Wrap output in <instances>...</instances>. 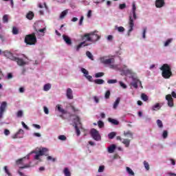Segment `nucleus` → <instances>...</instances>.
I'll return each instance as SVG.
<instances>
[{
	"instance_id": "f257e3e1",
	"label": "nucleus",
	"mask_w": 176,
	"mask_h": 176,
	"mask_svg": "<svg viewBox=\"0 0 176 176\" xmlns=\"http://www.w3.org/2000/svg\"><path fill=\"white\" fill-rule=\"evenodd\" d=\"M160 69L162 71V76L164 79H170L171 76H173V72H171V67L168 65V64L165 63L164 64Z\"/></svg>"
},
{
	"instance_id": "f03ea898",
	"label": "nucleus",
	"mask_w": 176,
	"mask_h": 176,
	"mask_svg": "<svg viewBox=\"0 0 176 176\" xmlns=\"http://www.w3.org/2000/svg\"><path fill=\"white\" fill-rule=\"evenodd\" d=\"M24 42L26 45H29L30 46H32V45H36L37 40H36V35L35 33H32L30 34H27L25 36Z\"/></svg>"
},
{
	"instance_id": "7ed1b4c3",
	"label": "nucleus",
	"mask_w": 176,
	"mask_h": 176,
	"mask_svg": "<svg viewBox=\"0 0 176 176\" xmlns=\"http://www.w3.org/2000/svg\"><path fill=\"white\" fill-rule=\"evenodd\" d=\"M48 151L49 150L46 148H42L38 151H32L31 153H35L36 154V155L34 156L35 160H39V157H41V156H43L44 155H45L46 153L48 152Z\"/></svg>"
},
{
	"instance_id": "20e7f679",
	"label": "nucleus",
	"mask_w": 176,
	"mask_h": 176,
	"mask_svg": "<svg viewBox=\"0 0 176 176\" xmlns=\"http://www.w3.org/2000/svg\"><path fill=\"white\" fill-rule=\"evenodd\" d=\"M90 134L94 140L95 141H101V135H100V133L97 129H91Z\"/></svg>"
},
{
	"instance_id": "39448f33",
	"label": "nucleus",
	"mask_w": 176,
	"mask_h": 176,
	"mask_svg": "<svg viewBox=\"0 0 176 176\" xmlns=\"http://www.w3.org/2000/svg\"><path fill=\"white\" fill-rule=\"evenodd\" d=\"M90 34L91 38H88V41H89V42H91L92 43L97 42V41H98L100 38H101L100 36H98V34H96V32H90Z\"/></svg>"
},
{
	"instance_id": "423d86ee",
	"label": "nucleus",
	"mask_w": 176,
	"mask_h": 176,
	"mask_svg": "<svg viewBox=\"0 0 176 176\" xmlns=\"http://www.w3.org/2000/svg\"><path fill=\"white\" fill-rule=\"evenodd\" d=\"M6 107H8V102H2L0 106V119L3 118V113H5V111H6Z\"/></svg>"
},
{
	"instance_id": "0eeeda50",
	"label": "nucleus",
	"mask_w": 176,
	"mask_h": 176,
	"mask_svg": "<svg viewBox=\"0 0 176 176\" xmlns=\"http://www.w3.org/2000/svg\"><path fill=\"white\" fill-rule=\"evenodd\" d=\"M166 100L168 101V106L173 108L174 107V99L171 97V94L166 95Z\"/></svg>"
},
{
	"instance_id": "6e6552de",
	"label": "nucleus",
	"mask_w": 176,
	"mask_h": 176,
	"mask_svg": "<svg viewBox=\"0 0 176 176\" xmlns=\"http://www.w3.org/2000/svg\"><path fill=\"white\" fill-rule=\"evenodd\" d=\"M23 135H24V130L19 129L18 132L12 136V138L13 140H16V138H23Z\"/></svg>"
},
{
	"instance_id": "1a4fd4ad",
	"label": "nucleus",
	"mask_w": 176,
	"mask_h": 176,
	"mask_svg": "<svg viewBox=\"0 0 176 176\" xmlns=\"http://www.w3.org/2000/svg\"><path fill=\"white\" fill-rule=\"evenodd\" d=\"M129 30H128V35H130V32L133 31L134 28V20L133 19V16H129Z\"/></svg>"
},
{
	"instance_id": "9d476101",
	"label": "nucleus",
	"mask_w": 176,
	"mask_h": 176,
	"mask_svg": "<svg viewBox=\"0 0 176 176\" xmlns=\"http://www.w3.org/2000/svg\"><path fill=\"white\" fill-rule=\"evenodd\" d=\"M138 83H140L142 89V83L138 78H133V82H131V86L134 87L135 89H138Z\"/></svg>"
},
{
	"instance_id": "9b49d317",
	"label": "nucleus",
	"mask_w": 176,
	"mask_h": 176,
	"mask_svg": "<svg viewBox=\"0 0 176 176\" xmlns=\"http://www.w3.org/2000/svg\"><path fill=\"white\" fill-rule=\"evenodd\" d=\"M166 6V1L164 0H156L155 1V8H160Z\"/></svg>"
},
{
	"instance_id": "f8f14e48",
	"label": "nucleus",
	"mask_w": 176,
	"mask_h": 176,
	"mask_svg": "<svg viewBox=\"0 0 176 176\" xmlns=\"http://www.w3.org/2000/svg\"><path fill=\"white\" fill-rule=\"evenodd\" d=\"M100 61L101 63H102V64L108 65L111 64V63H115V58H111L109 59H105V58H101Z\"/></svg>"
},
{
	"instance_id": "ddd939ff",
	"label": "nucleus",
	"mask_w": 176,
	"mask_h": 176,
	"mask_svg": "<svg viewBox=\"0 0 176 176\" xmlns=\"http://www.w3.org/2000/svg\"><path fill=\"white\" fill-rule=\"evenodd\" d=\"M87 41H83L81 42L79 45H78L76 47V52H79V50H80L81 47H85L86 46H89L90 44L89 43H86Z\"/></svg>"
},
{
	"instance_id": "4468645a",
	"label": "nucleus",
	"mask_w": 176,
	"mask_h": 176,
	"mask_svg": "<svg viewBox=\"0 0 176 176\" xmlns=\"http://www.w3.org/2000/svg\"><path fill=\"white\" fill-rule=\"evenodd\" d=\"M66 96L69 100H74V95L72 94V89L71 88L67 89Z\"/></svg>"
},
{
	"instance_id": "2eb2a0df",
	"label": "nucleus",
	"mask_w": 176,
	"mask_h": 176,
	"mask_svg": "<svg viewBox=\"0 0 176 176\" xmlns=\"http://www.w3.org/2000/svg\"><path fill=\"white\" fill-rule=\"evenodd\" d=\"M63 41L65 42L67 45H72V40L68 36L63 34Z\"/></svg>"
},
{
	"instance_id": "dca6fc26",
	"label": "nucleus",
	"mask_w": 176,
	"mask_h": 176,
	"mask_svg": "<svg viewBox=\"0 0 176 176\" xmlns=\"http://www.w3.org/2000/svg\"><path fill=\"white\" fill-rule=\"evenodd\" d=\"M5 56L7 57V58H10V60H12V61L16 60V56H13V54H12L10 52H6Z\"/></svg>"
},
{
	"instance_id": "f3484780",
	"label": "nucleus",
	"mask_w": 176,
	"mask_h": 176,
	"mask_svg": "<svg viewBox=\"0 0 176 176\" xmlns=\"http://www.w3.org/2000/svg\"><path fill=\"white\" fill-rule=\"evenodd\" d=\"M75 118H74V126H78V124H80V126H82V122H80V118H79V116H75Z\"/></svg>"
},
{
	"instance_id": "a211bd4d",
	"label": "nucleus",
	"mask_w": 176,
	"mask_h": 176,
	"mask_svg": "<svg viewBox=\"0 0 176 176\" xmlns=\"http://www.w3.org/2000/svg\"><path fill=\"white\" fill-rule=\"evenodd\" d=\"M135 10H137V7L135 6V3L133 2L132 3V14L134 20H137V14H135Z\"/></svg>"
},
{
	"instance_id": "6ab92c4d",
	"label": "nucleus",
	"mask_w": 176,
	"mask_h": 176,
	"mask_svg": "<svg viewBox=\"0 0 176 176\" xmlns=\"http://www.w3.org/2000/svg\"><path fill=\"white\" fill-rule=\"evenodd\" d=\"M89 38H91L90 33H86L84 35L81 36V40H82L83 41L90 42Z\"/></svg>"
},
{
	"instance_id": "aec40b11",
	"label": "nucleus",
	"mask_w": 176,
	"mask_h": 176,
	"mask_svg": "<svg viewBox=\"0 0 176 176\" xmlns=\"http://www.w3.org/2000/svg\"><path fill=\"white\" fill-rule=\"evenodd\" d=\"M124 137H127L128 138H131V140H133L134 138L133 133V132H131V131H124Z\"/></svg>"
},
{
	"instance_id": "412c9836",
	"label": "nucleus",
	"mask_w": 176,
	"mask_h": 176,
	"mask_svg": "<svg viewBox=\"0 0 176 176\" xmlns=\"http://www.w3.org/2000/svg\"><path fill=\"white\" fill-rule=\"evenodd\" d=\"M16 59L15 60V61H16L18 65H20V66L25 65V62L24 61V60L17 57H16Z\"/></svg>"
},
{
	"instance_id": "4be33fe9",
	"label": "nucleus",
	"mask_w": 176,
	"mask_h": 176,
	"mask_svg": "<svg viewBox=\"0 0 176 176\" xmlns=\"http://www.w3.org/2000/svg\"><path fill=\"white\" fill-rule=\"evenodd\" d=\"M115 149H116V146L115 144L111 145V146L108 148V152H109V153H113V152H115Z\"/></svg>"
},
{
	"instance_id": "5701e85b",
	"label": "nucleus",
	"mask_w": 176,
	"mask_h": 176,
	"mask_svg": "<svg viewBox=\"0 0 176 176\" xmlns=\"http://www.w3.org/2000/svg\"><path fill=\"white\" fill-rule=\"evenodd\" d=\"M108 120L110 123H112V124H114L115 126H118V124H119V121H118V120L109 118Z\"/></svg>"
},
{
	"instance_id": "b1692460",
	"label": "nucleus",
	"mask_w": 176,
	"mask_h": 176,
	"mask_svg": "<svg viewBox=\"0 0 176 176\" xmlns=\"http://www.w3.org/2000/svg\"><path fill=\"white\" fill-rule=\"evenodd\" d=\"M67 14H68V10H65L60 13L59 19H60V20H63V19H64V17H65Z\"/></svg>"
},
{
	"instance_id": "393cba45",
	"label": "nucleus",
	"mask_w": 176,
	"mask_h": 176,
	"mask_svg": "<svg viewBox=\"0 0 176 176\" xmlns=\"http://www.w3.org/2000/svg\"><path fill=\"white\" fill-rule=\"evenodd\" d=\"M34 16H35V14L32 12V11H30L26 14V18H28V20H32V19H34Z\"/></svg>"
},
{
	"instance_id": "a878e982",
	"label": "nucleus",
	"mask_w": 176,
	"mask_h": 176,
	"mask_svg": "<svg viewBox=\"0 0 176 176\" xmlns=\"http://www.w3.org/2000/svg\"><path fill=\"white\" fill-rule=\"evenodd\" d=\"M130 141L131 140L129 139H123L122 144H124L126 148H129V146H130Z\"/></svg>"
},
{
	"instance_id": "bb28decb",
	"label": "nucleus",
	"mask_w": 176,
	"mask_h": 176,
	"mask_svg": "<svg viewBox=\"0 0 176 176\" xmlns=\"http://www.w3.org/2000/svg\"><path fill=\"white\" fill-rule=\"evenodd\" d=\"M94 82L96 85H104L105 83V81L102 79H96Z\"/></svg>"
},
{
	"instance_id": "cd10ccee",
	"label": "nucleus",
	"mask_w": 176,
	"mask_h": 176,
	"mask_svg": "<svg viewBox=\"0 0 176 176\" xmlns=\"http://www.w3.org/2000/svg\"><path fill=\"white\" fill-rule=\"evenodd\" d=\"M86 56L88 57V58H89L92 61H94V57L93 56V54H91V52L87 51Z\"/></svg>"
},
{
	"instance_id": "c85d7f7f",
	"label": "nucleus",
	"mask_w": 176,
	"mask_h": 176,
	"mask_svg": "<svg viewBox=\"0 0 176 176\" xmlns=\"http://www.w3.org/2000/svg\"><path fill=\"white\" fill-rule=\"evenodd\" d=\"M63 173L65 176H71V172L68 168H65L63 170Z\"/></svg>"
},
{
	"instance_id": "c756f323",
	"label": "nucleus",
	"mask_w": 176,
	"mask_h": 176,
	"mask_svg": "<svg viewBox=\"0 0 176 176\" xmlns=\"http://www.w3.org/2000/svg\"><path fill=\"white\" fill-rule=\"evenodd\" d=\"M120 102V98H118L113 104L114 109H116L118 108V106L119 105Z\"/></svg>"
},
{
	"instance_id": "7c9ffc66",
	"label": "nucleus",
	"mask_w": 176,
	"mask_h": 176,
	"mask_svg": "<svg viewBox=\"0 0 176 176\" xmlns=\"http://www.w3.org/2000/svg\"><path fill=\"white\" fill-rule=\"evenodd\" d=\"M52 89V85L50 84H45L43 87L44 91H49V89Z\"/></svg>"
},
{
	"instance_id": "2f4dec72",
	"label": "nucleus",
	"mask_w": 176,
	"mask_h": 176,
	"mask_svg": "<svg viewBox=\"0 0 176 176\" xmlns=\"http://www.w3.org/2000/svg\"><path fill=\"white\" fill-rule=\"evenodd\" d=\"M108 137L109 140H113V138L116 137V132H111L110 133L108 134Z\"/></svg>"
},
{
	"instance_id": "473e14b6",
	"label": "nucleus",
	"mask_w": 176,
	"mask_h": 176,
	"mask_svg": "<svg viewBox=\"0 0 176 176\" xmlns=\"http://www.w3.org/2000/svg\"><path fill=\"white\" fill-rule=\"evenodd\" d=\"M153 111H159L160 109V104L156 103L154 106L152 107Z\"/></svg>"
},
{
	"instance_id": "72a5a7b5",
	"label": "nucleus",
	"mask_w": 176,
	"mask_h": 176,
	"mask_svg": "<svg viewBox=\"0 0 176 176\" xmlns=\"http://www.w3.org/2000/svg\"><path fill=\"white\" fill-rule=\"evenodd\" d=\"M126 170L128 174H129V175H135L134 171H133V170L130 168V167H126Z\"/></svg>"
},
{
	"instance_id": "f704fd0d",
	"label": "nucleus",
	"mask_w": 176,
	"mask_h": 176,
	"mask_svg": "<svg viewBox=\"0 0 176 176\" xmlns=\"http://www.w3.org/2000/svg\"><path fill=\"white\" fill-rule=\"evenodd\" d=\"M56 107H57L58 112H60V113H65V110H64V109L61 108V106L60 104H58L56 106Z\"/></svg>"
},
{
	"instance_id": "c9c22d12",
	"label": "nucleus",
	"mask_w": 176,
	"mask_h": 176,
	"mask_svg": "<svg viewBox=\"0 0 176 176\" xmlns=\"http://www.w3.org/2000/svg\"><path fill=\"white\" fill-rule=\"evenodd\" d=\"M141 98H142V100H143V101H148V96H146V94H141Z\"/></svg>"
},
{
	"instance_id": "e433bc0d",
	"label": "nucleus",
	"mask_w": 176,
	"mask_h": 176,
	"mask_svg": "<svg viewBox=\"0 0 176 176\" xmlns=\"http://www.w3.org/2000/svg\"><path fill=\"white\" fill-rule=\"evenodd\" d=\"M74 129L76 130V133L78 137H79V135H80V130H79V127H78V125L76 124L74 126Z\"/></svg>"
},
{
	"instance_id": "4c0bfd02",
	"label": "nucleus",
	"mask_w": 176,
	"mask_h": 176,
	"mask_svg": "<svg viewBox=\"0 0 176 176\" xmlns=\"http://www.w3.org/2000/svg\"><path fill=\"white\" fill-rule=\"evenodd\" d=\"M12 34H13L14 35H17V34H19V29H17V28H16V27H13V28H12Z\"/></svg>"
},
{
	"instance_id": "58836bf2",
	"label": "nucleus",
	"mask_w": 176,
	"mask_h": 176,
	"mask_svg": "<svg viewBox=\"0 0 176 176\" xmlns=\"http://www.w3.org/2000/svg\"><path fill=\"white\" fill-rule=\"evenodd\" d=\"M157 124L160 129H163V122L160 120H157Z\"/></svg>"
},
{
	"instance_id": "ea45409f",
	"label": "nucleus",
	"mask_w": 176,
	"mask_h": 176,
	"mask_svg": "<svg viewBox=\"0 0 176 176\" xmlns=\"http://www.w3.org/2000/svg\"><path fill=\"white\" fill-rule=\"evenodd\" d=\"M167 137H168V131H164L163 133H162V138L166 140V138H167Z\"/></svg>"
},
{
	"instance_id": "a19ab883",
	"label": "nucleus",
	"mask_w": 176,
	"mask_h": 176,
	"mask_svg": "<svg viewBox=\"0 0 176 176\" xmlns=\"http://www.w3.org/2000/svg\"><path fill=\"white\" fill-rule=\"evenodd\" d=\"M104 72H98L95 74V78H102V76H104Z\"/></svg>"
},
{
	"instance_id": "79ce46f5",
	"label": "nucleus",
	"mask_w": 176,
	"mask_h": 176,
	"mask_svg": "<svg viewBox=\"0 0 176 176\" xmlns=\"http://www.w3.org/2000/svg\"><path fill=\"white\" fill-rule=\"evenodd\" d=\"M4 171H5V173H6L7 175L12 176V173H10V172L9 171V169H8L7 166H4Z\"/></svg>"
},
{
	"instance_id": "37998d69",
	"label": "nucleus",
	"mask_w": 176,
	"mask_h": 176,
	"mask_svg": "<svg viewBox=\"0 0 176 176\" xmlns=\"http://www.w3.org/2000/svg\"><path fill=\"white\" fill-rule=\"evenodd\" d=\"M24 158H20L16 161V166H20V164H23V160Z\"/></svg>"
},
{
	"instance_id": "c03bdc74",
	"label": "nucleus",
	"mask_w": 176,
	"mask_h": 176,
	"mask_svg": "<svg viewBox=\"0 0 176 176\" xmlns=\"http://www.w3.org/2000/svg\"><path fill=\"white\" fill-rule=\"evenodd\" d=\"M172 42H173V38H169V39H168V40L165 42L164 46H165V47L168 46V45H170Z\"/></svg>"
},
{
	"instance_id": "a18cd8bd",
	"label": "nucleus",
	"mask_w": 176,
	"mask_h": 176,
	"mask_svg": "<svg viewBox=\"0 0 176 176\" xmlns=\"http://www.w3.org/2000/svg\"><path fill=\"white\" fill-rule=\"evenodd\" d=\"M118 32H124V28L123 26L116 27Z\"/></svg>"
},
{
	"instance_id": "49530a36",
	"label": "nucleus",
	"mask_w": 176,
	"mask_h": 176,
	"mask_svg": "<svg viewBox=\"0 0 176 176\" xmlns=\"http://www.w3.org/2000/svg\"><path fill=\"white\" fill-rule=\"evenodd\" d=\"M9 21V18L8 16V15H4L3 16V23H8Z\"/></svg>"
},
{
	"instance_id": "de8ad7c7",
	"label": "nucleus",
	"mask_w": 176,
	"mask_h": 176,
	"mask_svg": "<svg viewBox=\"0 0 176 176\" xmlns=\"http://www.w3.org/2000/svg\"><path fill=\"white\" fill-rule=\"evenodd\" d=\"M98 126L100 129H102V127H104V122L99 120L98 122Z\"/></svg>"
},
{
	"instance_id": "09e8293b",
	"label": "nucleus",
	"mask_w": 176,
	"mask_h": 176,
	"mask_svg": "<svg viewBox=\"0 0 176 176\" xmlns=\"http://www.w3.org/2000/svg\"><path fill=\"white\" fill-rule=\"evenodd\" d=\"M58 140L60 141H65L67 140V137H65L64 135H60L58 136Z\"/></svg>"
},
{
	"instance_id": "8fccbe9b",
	"label": "nucleus",
	"mask_w": 176,
	"mask_h": 176,
	"mask_svg": "<svg viewBox=\"0 0 176 176\" xmlns=\"http://www.w3.org/2000/svg\"><path fill=\"white\" fill-rule=\"evenodd\" d=\"M31 167V165L30 164H28L26 165H24L23 166H20L19 168L21 170H24V168H30Z\"/></svg>"
},
{
	"instance_id": "3c124183",
	"label": "nucleus",
	"mask_w": 176,
	"mask_h": 176,
	"mask_svg": "<svg viewBox=\"0 0 176 176\" xmlns=\"http://www.w3.org/2000/svg\"><path fill=\"white\" fill-rule=\"evenodd\" d=\"M107 83H109V85H112L113 83H118V80H108Z\"/></svg>"
},
{
	"instance_id": "603ef678",
	"label": "nucleus",
	"mask_w": 176,
	"mask_h": 176,
	"mask_svg": "<svg viewBox=\"0 0 176 176\" xmlns=\"http://www.w3.org/2000/svg\"><path fill=\"white\" fill-rule=\"evenodd\" d=\"M111 96V91H107L104 95V98L108 100Z\"/></svg>"
},
{
	"instance_id": "864d4df0",
	"label": "nucleus",
	"mask_w": 176,
	"mask_h": 176,
	"mask_svg": "<svg viewBox=\"0 0 176 176\" xmlns=\"http://www.w3.org/2000/svg\"><path fill=\"white\" fill-rule=\"evenodd\" d=\"M16 116H17V118H22L23 117V111H21V110L18 111V112L16 113Z\"/></svg>"
},
{
	"instance_id": "5fc2aeb1",
	"label": "nucleus",
	"mask_w": 176,
	"mask_h": 176,
	"mask_svg": "<svg viewBox=\"0 0 176 176\" xmlns=\"http://www.w3.org/2000/svg\"><path fill=\"white\" fill-rule=\"evenodd\" d=\"M86 79H87V80H89V82H93V77L91 76H89L88 75H85Z\"/></svg>"
},
{
	"instance_id": "6e6d98bb",
	"label": "nucleus",
	"mask_w": 176,
	"mask_h": 176,
	"mask_svg": "<svg viewBox=\"0 0 176 176\" xmlns=\"http://www.w3.org/2000/svg\"><path fill=\"white\" fill-rule=\"evenodd\" d=\"M104 170H105L104 166H100L98 168V173H104Z\"/></svg>"
},
{
	"instance_id": "4d7b16f0",
	"label": "nucleus",
	"mask_w": 176,
	"mask_h": 176,
	"mask_svg": "<svg viewBox=\"0 0 176 176\" xmlns=\"http://www.w3.org/2000/svg\"><path fill=\"white\" fill-rule=\"evenodd\" d=\"M144 167H145V168H146V170H149V164L146 162V161H144Z\"/></svg>"
},
{
	"instance_id": "13d9d810",
	"label": "nucleus",
	"mask_w": 176,
	"mask_h": 176,
	"mask_svg": "<svg viewBox=\"0 0 176 176\" xmlns=\"http://www.w3.org/2000/svg\"><path fill=\"white\" fill-rule=\"evenodd\" d=\"M81 72H82V74H84V75L89 74V71H87L86 69H85L83 67L81 68Z\"/></svg>"
},
{
	"instance_id": "bf43d9fd",
	"label": "nucleus",
	"mask_w": 176,
	"mask_h": 176,
	"mask_svg": "<svg viewBox=\"0 0 176 176\" xmlns=\"http://www.w3.org/2000/svg\"><path fill=\"white\" fill-rule=\"evenodd\" d=\"M120 86L122 87V89H127V85H126L123 82L120 81Z\"/></svg>"
},
{
	"instance_id": "052dcab7",
	"label": "nucleus",
	"mask_w": 176,
	"mask_h": 176,
	"mask_svg": "<svg viewBox=\"0 0 176 176\" xmlns=\"http://www.w3.org/2000/svg\"><path fill=\"white\" fill-rule=\"evenodd\" d=\"M85 17L83 16H82L80 19V21H79V25H82V24H83V20H84Z\"/></svg>"
},
{
	"instance_id": "680f3d73",
	"label": "nucleus",
	"mask_w": 176,
	"mask_h": 176,
	"mask_svg": "<svg viewBox=\"0 0 176 176\" xmlns=\"http://www.w3.org/2000/svg\"><path fill=\"white\" fill-rule=\"evenodd\" d=\"M13 78V74L12 73H8L7 74V79H12Z\"/></svg>"
},
{
	"instance_id": "e2e57ef3",
	"label": "nucleus",
	"mask_w": 176,
	"mask_h": 176,
	"mask_svg": "<svg viewBox=\"0 0 176 176\" xmlns=\"http://www.w3.org/2000/svg\"><path fill=\"white\" fill-rule=\"evenodd\" d=\"M43 109H44V112L46 115H49V109H47V107H43Z\"/></svg>"
},
{
	"instance_id": "0e129e2a",
	"label": "nucleus",
	"mask_w": 176,
	"mask_h": 176,
	"mask_svg": "<svg viewBox=\"0 0 176 176\" xmlns=\"http://www.w3.org/2000/svg\"><path fill=\"white\" fill-rule=\"evenodd\" d=\"M4 134L6 135H10V131H9V129H4Z\"/></svg>"
},
{
	"instance_id": "69168bd1",
	"label": "nucleus",
	"mask_w": 176,
	"mask_h": 176,
	"mask_svg": "<svg viewBox=\"0 0 176 176\" xmlns=\"http://www.w3.org/2000/svg\"><path fill=\"white\" fill-rule=\"evenodd\" d=\"M47 160H52V162H56V158H53L52 156L47 157Z\"/></svg>"
},
{
	"instance_id": "338daca9",
	"label": "nucleus",
	"mask_w": 176,
	"mask_h": 176,
	"mask_svg": "<svg viewBox=\"0 0 176 176\" xmlns=\"http://www.w3.org/2000/svg\"><path fill=\"white\" fill-rule=\"evenodd\" d=\"M126 8V3L120 4L119 8L122 10Z\"/></svg>"
},
{
	"instance_id": "774afa93",
	"label": "nucleus",
	"mask_w": 176,
	"mask_h": 176,
	"mask_svg": "<svg viewBox=\"0 0 176 176\" xmlns=\"http://www.w3.org/2000/svg\"><path fill=\"white\" fill-rule=\"evenodd\" d=\"M170 96H172V97H173V98H176V92L173 91L171 92V95Z\"/></svg>"
}]
</instances>
